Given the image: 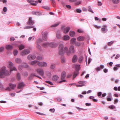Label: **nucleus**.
Segmentation results:
<instances>
[{
	"label": "nucleus",
	"mask_w": 120,
	"mask_h": 120,
	"mask_svg": "<svg viewBox=\"0 0 120 120\" xmlns=\"http://www.w3.org/2000/svg\"><path fill=\"white\" fill-rule=\"evenodd\" d=\"M59 54L60 55H62L65 52L67 55L69 56L71 53H73L75 52L74 46L73 45L69 47V50L67 47H65L64 49V45L63 44L60 45L59 47Z\"/></svg>",
	"instance_id": "obj_1"
},
{
	"label": "nucleus",
	"mask_w": 120,
	"mask_h": 120,
	"mask_svg": "<svg viewBox=\"0 0 120 120\" xmlns=\"http://www.w3.org/2000/svg\"><path fill=\"white\" fill-rule=\"evenodd\" d=\"M9 75V72L6 69L5 67L3 66L1 68L0 71V77H3V75L7 76Z\"/></svg>",
	"instance_id": "obj_2"
},
{
	"label": "nucleus",
	"mask_w": 120,
	"mask_h": 120,
	"mask_svg": "<svg viewBox=\"0 0 120 120\" xmlns=\"http://www.w3.org/2000/svg\"><path fill=\"white\" fill-rule=\"evenodd\" d=\"M14 64L11 61L8 62L7 64V67L10 69V72L11 73L13 71H17V69L15 67H14Z\"/></svg>",
	"instance_id": "obj_3"
},
{
	"label": "nucleus",
	"mask_w": 120,
	"mask_h": 120,
	"mask_svg": "<svg viewBox=\"0 0 120 120\" xmlns=\"http://www.w3.org/2000/svg\"><path fill=\"white\" fill-rule=\"evenodd\" d=\"M80 65L78 64L76 65L75 66V69L76 71L74 72L73 76V78H75L79 74V70Z\"/></svg>",
	"instance_id": "obj_4"
},
{
	"label": "nucleus",
	"mask_w": 120,
	"mask_h": 120,
	"mask_svg": "<svg viewBox=\"0 0 120 120\" xmlns=\"http://www.w3.org/2000/svg\"><path fill=\"white\" fill-rule=\"evenodd\" d=\"M70 28L69 26L65 27V26H62V29L63 31V32L65 34L68 33L70 30Z\"/></svg>",
	"instance_id": "obj_5"
},
{
	"label": "nucleus",
	"mask_w": 120,
	"mask_h": 120,
	"mask_svg": "<svg viewBox=\"0 0 120 120\" xmlns=\"http://www.w3.org/2000/svg\"><path fill=\"white\" fill-rule=\"evenodd\" d=\"M66 76V72L64 71L62 73L61 75V80L59 82V83H60L63 82H66V80H65L64 79V78Z\"/></svg>",
	"instance_id": "obj_6"
},
{
	"label": "nucleus",
	"mask_w": 120,
	"mask_h": 120,
	"mask_svg": "<svg viewBox=\"0 0 120 120\" xmlns=\"http://www.w3.org/2000/svg\"><path fill=\"white\" fill-rule=\"evenodd\" d=\"M37 65L39 67H46L47 66V63L44 61H38L37 63Z\"/></svg>",
	"instance_id": "obj_7"
},
{
	"label": "nucleus",
	"mask_w": 120,
	"mask_h": 120,
	"mask_svg": "<svg viewBox=\"0 0 120 120\" xmlns=\"http://www.w3.org/2000/svg\"><path fill=\"white\" fill-rule=\"evenodd\" d=\"M30 52V51L28 49H25L22 51L21 53V55L22 56H24L25 55H27Z\"/></svg>",
	"instance_id": "obj_8"
},
{
	"label": "nucleus",
	"mask_w": 120,
	"mask_h": 120,
	"mask_svg": "<svg viewBox=\"0 0 120 120\" xmlns=\"http://www.w3.org/2000/svg\"><path fill=\"white\" fill-rule=\"evenodd\" d=\"M36 71L37 72L41 75L42 76L44 75V72L42 69L38 68L36 70Z\"/></svg>",
	"instance_id": "obj_9"
},
{
	"label": "nucleus",
	"mask_w": 120,
	"mask_h": 120,
	"mask_svg": "<svg viewBox=\"0 0 120 120\" xmlns=\"http://www.w3.org/2000/svg\"><path fill=\"white\" fill-rule=\"evenodd\" d=\"M48 33L47 32L45 31L42 33V38L43 39L44 41H46L47 40V34Z\"/></svg>",
	"instance_id": "obj_10"
},
{
	"label": "nucleus",
	"mask_w": 120,
	"mask_h": 120,
	"mask_svg": "<svg viewBox=\"0 0 120 120\" xmlns=\"http://www.w3.org/2000/svg\"><path fill=\"white\" fill-rule=\"evenodd\" d=\"M36 57V56L34 54H30L27 57L28 59L30 60L34 59Z\"/></svg>",
	"instance_id": "obj_11"
},
{
	"label": "nucleus",
	"mask_w": 120,
	"mask_h": 120,
	"mask_svg": "<svg viewBox=\"0 0 120 120\" xmlns=\"http://www.w3.org/2000/svg\"><path fill=\"white\" fill-rule=\"evenodd\" d=\"M25 85V84L23 82H21L19 83L18 86L17 88L19 89H23V87Z\"/></svg>",
	"instance_id": "obj_12"
},
{
	"label": "nucleus",
	"mask_w": 120,
	"mask_h": 120,
	"mask_svg": "<svg viewBox=\"0 0 120 120\" xmlns=\"http://www.w3.org/2000/svg\"><path fill=\"white\" fill-rule=\"evenodd\" d=\"M38 61L37 60H34V61H31L29 63V64L34 66H36L37 64V63Z\"/></svg>",
	"instance_id": "obj_13"
},
{
	"label": "nucleus",
	"mask_w": 120,
	"mask_h": 120,
	"mask_svg": "<svg viewBox=\"0 0 120 120\" xmlns=\"http://www.w3.org/2000/svg\"><path fill=\"white\" fill-rule=\"evenodd\" d=\"M34 23V22L32 20V18L30 17L29 19L28 22L27 24L28 25H33Z\"/></svg>",
	"instance_id": "obj_14"
},
{
	"label": "nucleus",
	"mask_w": 120,
	"mask_h": 120,
	"mask_svg": "<svg viewBox=\"0 0 120 120\" xmlns=\"http://www.w3.org/2000/svg\"><path fill=\"white\" fill-rule=\"evenodd\" d=\"M49 46L52 48L56 47L57 46V44L54 42L49 43Z\"/></svg>",
	"instance_id": "obj_15"
},
{
	"label": "nucleus",
	"mask_w": 120,
	"mask_h": 120,
	"mask_svg": "<svg viewBox=\"0 0 120 120\" xmlns=\"http://www.w3.org/2000/svg\"><path fill=\"white\" fill-rule=\"evenodd\" d=\"M24 67L27 68H29V66L26 64V63H24L23 64L20 65L19 67V69H21L20 68V67Z\"/></svg>",
	"instance_id": "obj_16"
},
{
	"label": "nucleus",
	"mask_w": 120,
	"mask_h": 120,
	"mask_svg": "<svg viewBox=\"0 0 120 120\" xmlns=\"http://www.w3.org/2000/svg\"><path fill=\"white\" fill-rule=\"evenodd\" d=\"M78 59L77 56L76 55H75L74 56L72 59V62L74 63L77 61Z\"/></svg>",
	"instance_id": "obj_17"
},
{
	"label": "nucleus",
	"mask_w": 120,
	"mask_h": 120,
	"mask_svg": "<svg viewBox=\"0 0 120 120\" xmlns=\"http://www.w3.org/2000/svg\"><path fill=\"white\" fill-rule=\"evenodd\" d=\"M59 78L58 76L57 75H55L53 76L52 79L54 81H56L58 80Z\"/></svg>",
	"instance_id": "obj_18"
},
{
	"label": "nucleus",
	"mask_w": 120,
	"mask_h": 120,
	"mask_svg": "<svg viewBox=\"0 0 120 120\" xmlns=\"http://www.w3.org/2000/svg\"><path fill=\"white\" fill-rule=\"evenodd\" d=\"M77 39L79 41H83L84 40L85 38L83 36H79L77 38Z\"/></svg>",
	"instance_id": "obj_19"
},
{
	"label": "nucleus",
	"mask_w": 120,
	"mask_h": 120,
	"mask_svg": "<svg viewBox=\"0 0 120 120\" xmlns=\"http://www.w3.org/2000/svg\"><path fill=\"white\" fill-rule=\"evenodd\" d=\"M49 43L48 42H46L43 43L42 45V46L45 48L47 47L48 46H49Z\"/></svg>",
	"instance_id": "obj_20"
},
{
	"label": "nucleus",
	"mask_w": 120,
	"mask_h": 120,
	"mask_svg": "<svg viewBox=\"0 0 120 120\" xmlns=\"http://www.w3.org/2000/svg\"><path fill=\"white\" fill-rule=\"evenodd\" d=\"M36 75L35 73L31 74L30 76L28 78V79L29 80H31L33 78L34 76H36Z\"/></svg>",
	"instance_id": "obj_21"
},
{
	"label": "nucleus",
	"mask_w": 120,
	"mask_h": 120,
	"mask_svg": "<svg viewBox=\"0 0 120 120\" xmlns=\"http://www.w3.org/2000/svg\"><path fill=\"white\" fill-rule=\"evenodd\" d=\"M15 61L17 63L20 64L22 62V60L20 58H17L15 59Z\"/></svg>",
	"instance_id": "obj_22"
},
{
	"label": "nucleus",
	"mask_w": 120,
	"mask_h": 120,
	"mask_svg": "<svg viewBox=\"0 0 120 120\" xmlns=\"http://www.w3.org/2000/svg\"><path fill=\"white\" fill-rule=\"evenodd\" d=\"M9 86L12 89H14L15 87L16 86V85L15 84H13L11 83H9Z\"/></svg>",
	"instance_id": "obj_23"
},
{
	"label": "nucleus",
	"mask_w": 120,
	"mask_h": 120,
	"mask_svg": "<svg viewBox=\"0 0 120 120\" xmlns=\"http://www.w3.org/2000/svg\"><path fill=\"white\" fill-rule=\"evenodd\" d=\"M6 48L8 50H11L13 48L12 46L10 45H7L6 46Z\"/></svg>",
	"instance_id": "obj_24"
},
{
	"label": "nucleus",
	"mask_w": 120,
	"mask_h": 120,
	"mask_svg": "<svg viewBox=\"0 0 120 120\" xmlns=\"http://www.w3.org/2000/svg\"><path fill=\"white\" fill-rule=\"evenodd\" d=\"M63 39L65 40H69L70 38V37L67 35H65L63 37Z\"/></svg>",
	"instance_id": "obj_25"
},
{
	"label": "nucleus",
	"mask_w": 120,
	"mask_h": 120,
	"mask_svg": "<svg viewBox=\"0 0 120 120\" xmlns=\"http://www.w3.org/2000/svg\"><path fill=\"white\" fill-rule=\"evenodd\" d=\"M32 13L33 15H41V13L40 12L35 11H33Z\"/></svg>",
	"instance_id": "obj_26"
},
{
	"label": "nucleus",
	"mask_w": 120,
	"mask_h": 120,
	"mask_svg": "<svg viewBox=\"0 0 120 120\" xmlns=\"http://www.w3.org/2000/svg\"><path fill=\"white\" fill-rule=\"evenodd\" d=\"M69 34L71 36L73 37L75 35V33L74 31H70L69 32Z\"/></svg>",
	"instance_id": "obj_27"
},
{
	"label": "nucleus",
	"mask_w": 120,
	"mask_h": 120,
	"mask_svg": "<svg viewBox=\"0 0 120 120\" xmlns=\"http://www.w3.org/2000/svg\"><path fill=\"white\" fill-rule=\"evenodd\" d=\"M76 39L75 38H73L71 40V43L72 44H74L75 43Z\"/></svg>",
	"instance_id": "obj_28"
},
{
	"label": "nucleus",
	"mask_w": 120,
	"mask_h": 120,
	"mask_svg": "<svg viewBox=\"0 0 120 120\" xmlns=\"http://www.w3.org/2000/svg\"><path fill=\"white\" fill-rule=\"evenodd\" d=\"M42 40L40 38H39L36 41V44H39L41 43L42 42Z\"/></svg>",
	"instance_id": "obj_29"
},
{
	"label": "nucleus",
	"mask_w": 120,
	"mask_h": 120,
	"mask_svg": "<svg viewBox=\"0 0 120 120\" xmlns=\"http://www.w3.org/2000/svg\"><path fill=\"white\" fill-rule=\"evenodd\" d=\"M17 78L18 80H20L21 79V75L20 73H17Z\"/></svg>",
	"instance_id": "obj_30"
},
{
	"label": "nucleus",
	"mask_w": 120,
	"mask_h": 120,
	"mask_svg": "<svg viewBox=\"0 0 120 120\" xmlns=\"http://www.w3.org/2000/svg\"><path fill=\"white\" fill-rule=\"evenodd\" d=\"M7 8L6 7H4V8L3 11L4 12H2V13L3 14H6L5 12L7 11Z\"/></svg>",
	"instance_id": "obj_31"
},
{
	"label": "nucleus",
	"mask_w": 120,
	"mask_h": 120,
	"mask_svg": "<svg viewBox=\"0 0 120 120\" xmlns=\"http://www.w3.org/2000/svg\"><path fill=\"white\" fill-rule=\"evenodd\" d=\"M36 47L40 51H41L42 50V48L41 46L38 44H36Z\"/></svg>",
	"instance_id": "obj_32"
},
{
	"label": "nucleus",
	"mask_w": 120,
	"mask_h": 120,
	"mask_svg": "<svg viewBox=\"0 0 120 120\" xmlns=\"http://www.w3.org/2000/svg\"><path fill=\"white\" fill-rule=\"evenodd\" d=\"M22 75L24 77H26L28 76V73L27 71H25L22 73Z\"/></svg>",
	"instance_id": "obj_33"
},
{
	"label": "nucleus",
	"mask_w": 120,
	"mask_h": 120,
	"mask_svg": "<svg viewBox=\"0 0 120 120\" xmlns=\"http://www.w3.org/2000/svg\"><path fill=\"white\" fill-rule=\"evenodd\" d=\"M120 0H112L113 3L115 4H117L119 3Z\"/></svg>",
	"instance_id": "obj_34"
},
{
	"label": "nucleus",
	"mask_w": 120,
	"mask_h": 120,
	"mask_svg": "<svg viewBox=\"0 0 120 120\" xmlns=\"http://www.w3.org/2000/svg\"><path fill=\"white\" fill-rule=\"evenodd\" d=\"M19 47L20 50H21L24 48L25 46L22 45H21L19 46Z\"/></svg>",
	"instance_id": "obj_35"
},
{
	"label": "nucleus",
	"mask_w": 120,
	"mask_h": 120,
	"mask_svg": "<svg viewBox=\"0 0 120 120\" xmlns=\"http://www.w3.org/2000/svg\"><path fill=\"white\" fill-rule=\"evenodd\" d=\"M101 30L104 33H105L107 31L108 29L107 28L105 29V28H101Z\"/></svg>",
	"instance_id": "obj_36"
},
{
	"label": "nucleus",
	"mask_w": 120,
	"mask_h": 120,
	"mask_svg": "<svg viewBox=\"0 0 120 120\" xmlns=\"http://www.w3.org/2000/svg\"><path fill=\"white\" fill-rule=\"evenodd\" d=\"M56 37L57 38L60 39V32L57 31L56 34Z\"/></svg>",
	"instance_id": "obj_37"
},
{
	"label": "nucleus",
	"mask_w": 120,
	"mask_h": 120,
	"mask_svg": "<svg viewBox=\"0 0 120 120\" xmlns=\"http://www.w3.org/2000/svg\"><path fill=\"white\" fill-rule=\"evenodd\" d=\"M83 57L82 56H81L79 59V63L82 62L83 59Z\"/></svg>",
	"instance_id": "obj_38"
},
{
	"label": "nucleus",
	"mask_w": 120,
	"mask_h": 120,
	"mask_svg": "<svg viewBox=\"0 0 120 120\" xmlns=\"http://www.w3.org/2000/svg\"><path fill=\"white\" fill-rule=\"evenodd\" d=\"M55 67V64H51L50 66V68L51 69H53Z\"/></svg>",
	"instance_id": "obj_39"
},
{
	"label": "nucleus",
	"mask_w": 120,
	"mask_h": 120,
	"mask_svg": "<svg viewBox=\"0 0 120 120\" xmlns=\"http://www.w3.org/2000/svg\"><path fill=\"white\" fill-rule=\"evenodd\" d=\"M65 58L64 57H62L61 58V61L62 63H64L65 62Z\"/></svg>",
	"instance_id": "obj_40"
},
{
	"label": "nucleus",
	"mask_w": 120,
	"mask_h": 120,
	"mask_svg": "<svg viewBox=\"0 0 120 120\" xmlns=\"http://www.w3.org/2000/svg\"><path fill=\"white\" fill-rule=\"evenodd\" d=\"M74 12H77L78 13H80L81 12V10L80 9H76L74 10Z\"/></svg>",
	"instance_id": "obj_41"
},
{
	"label": "nucleus",
	"mask_w": 120,
	"mask_h": 120,
	"mask_svg": "<svg viewBox=\"0 0 120 120\" xmlns=\"http://www.w3.org/2000/svg\"><path fill=\"white\" fill-rule=\"evenodd\" d=\"M18 51L17 50H14L13 53L14 56H16L18 54Z\"/></svg>",
	"instance_id": "obj_42"
},
{
	"label": "nucleus",
	"mask_w": 120,
	"mask_h": 120,
	"mask_svg": "<svg viewBox=\"0 0 120 120\" xmlns=\"http://www.w3.org/2000/svg\"><path fill=\"white\" fill-rule=\"evenodd\" d=\"M60 22H58L54 24L53 25H52L51 27H56L58 26L59 24H60Z\"/></svg>",
	"instance_id": "obj_43"
},
{
	"label": "nucleus",
	"mask_w": 120,
	"mask_h": 120,
	"mask_svg": "<svg viewBox=\"0 0 120 120\" xmlns=\"http://www.w3.org/2000/svg\"><path fill=\"white\" fill-rule=\"evenodd\" d=\"M88 10L90 12L92 13H94V12L93 11L92 9H91V7L90 6H89L88 9Z\"/></svg>",
	"instance_id": "obj_44"
},
{
	"label": "nucleus",
	"mask_w": 120,
	"mask_h": 120,
	"mask_svg": "<svg viewBox=\"0 0 120 120\" xmlns=\"http://www.w3.org/2000/svg\"><path fill=\"white\" fill-rule=\"evenodd\" d=\"M114 42V41H112L110 42H108V45L109 46H111L112 44Z\"/></svg>",
	"instance_id": "obj_45"
},
{
	"label": "nucleus",
	"mask_w": 120,
	"mask_h": 120,
	"mask_svg": "<svg viewBox=\"0 0 120 120\" xmlns=\"http://www.w3.org/2000/svg\"><path fill=\"white\" fill-rule=\"evenodd\" d=\"M109 108L112 109L115 108V107L113 105H111L109 106Z\"/></svg>",
	"instance_id": "obj_46"
},
{
	"label": "nucleus",
	"mask_w": 120,
	"mask_h": 120,
	"mask_svg": "<svg viewBox=\"0 0 120 120\" xmlns=\"http://www.w3.org/2000/svg\"><path fill=\"white\" fill-rule=\"evenodd\" d=\"M4 47H1L0 48V52H3L4 50Z\"/></svg>",
	"instance_id": "obj_47"
},
{
	"label": "nucleus",
	"mask_w": 120,
	"mask_h": 120,
	"mask_svg": "<svg viewBox=\"0 0 120 120\" xmlns=\"http://www.w3.org/2000/svg\"><path fill=\"white\" fill-rule=\"evenodd\" d=\"M47 75L49 77H50L51 76V72H48L47 73Z\"/></svg>",
	"instance_id": "obj_48"
},
{
	"label": "nucleus",
	"mask_w": 120,
	"mask_h": 120,
	"mask_svg": "<svg viewBox=\"0 0 120 120\" xmlns=\"http://www.w3.org/2000/svg\"><path fill=\"white\" fill-rule=\"evenodd\" d=\"M45 82L50 84L52 85L53 84V83L52 82L49 81H45Z\"/></svg>",
	"instance_id": "obj_49"
},
{
	"label": "nucleus",
	"mask_w": 120,
	"mask_h": 120,
	"mask_svg": "<svg viewBox=\"0 0 120 120\" xmlns=\"http://www.w3.org/2000/svg\"><path fill=\"white\" fill-rule=\"evenodd\" d=\"M49 111L51 112L52 113H53L55 112V110L54 109H49Z\"/></svg>",
	"instance_id": "obj_50"
},
{
	"label": "nucleus",
	"mask_w": 120,
	"mask_h": 120,
	"mask_svg": "<svg viewBox=\"0 0 120 120\" xmlns=\"http://www.w3.org/2000/svg\"><path fill=\"white\" fill-rule=\"evenodd\" d=\"M87 82L85 81H81L79 82L78 83L79 84H82L84 83H86Z\"/></svg>",
	"instance_id": "obj_51"
},
{
	"label": "nucleus",
	"mask_w": 120,
	"mask_h": 120,
	"mask_svg": "<svg viewBox=\"0 0 120 120\" xmlns=\"http://www.w3.org/2000/svg\"><path fill=\"white\" fill-rule=\"evenodd\" d=\"M42 7L44 9H49V7L47 6H44Z\"/></svg>",
	"instance_id": "obj_52"
},
{
	"label": "nucleus",
	"mask_w": 120,
	"mask_h": 120,
	"mask_svg": "<svg viewBox=\"0 0 120 120\" xmlns=\"http://www.w3.org/2000/svg\"><path fill=\"white\" fill-rule=\"evenodd\" d=\"M75 108H76L78 109H80V110H86V109H83L82 108H79V107H77V106H76Z\"/></svg>",
	"instance_id": "obj_53"
},
{
	"label": "nucleus",
	"mask_w": 120,
	"mask_h": 120,
	"mask_svg": "<svg viewBox=\"0 0 120 120\" xmlns=\"http://www.w3.org/2000/svg\"><path fill=\"white\" fill-rule=\"evenodd\" d=\"M80 45V43L79 42H77L75 43V45L77 46H79Z\"/></svg>",
	"instance_id": "obj_54"
},
{
	"label": "nucleus",
	"mask_w": 120,
	"mask_h": 120,
	"mask_svg": "<svg viewBox=\"0 0 120 120\" xmlns=\"http://www.w3.org/2000/svg\"><path fill=\"white\" fill-rule=\"evenodd\" d=\"M34 37H30L28 39V40L29 41H30L32 39L33 40H34Z\"/></svg>",
	"instance_id": "obj_55"
},
{
	"label": "nucleus",
	"mask_w": 120,
	"mask_h": 120,
	"mask_svg": "<svg viewBox=\"0 0 120 120\" xmlns=\"http://www.w3.org/2000/svg\"><path fill=\"white\" fill-rule=\"evenodd\" d=\"M119 100L117 98L116 99L114 100V104H115L116 103H118V102Z\"/></svg>",
	"instance_id": "obj_56"
},
{
	"label": "nucleus",
	"mask_w": 120,
	"mask_h": 120,
	"mask_svg": "<svg viewBox=\"0 0 120 120\" xmlns=\"http://www.w3.org/2000/svg\"><path fill=\"white\" fill-rule=\"evenodd\" d=\"M33 26H27L25 27L24 28L25 29H28L33 28Z\"/></svg>",
	"instance_id": "obj_57"
},
{
	"label": "nucleus",
	"mask_w": 120,
	"mask_h": 120,
	"mask_svg": "<svg viewBox=\"0 0 120 120\" xmlns=\"http://www.w3.org/2000/svg\"><path fill=\"white\" fill-rule=\"evenodd\" d=\"M37 59L38 60H41L42 59V57L40 56H39L37 57Z\"/></svg>",
	"instance_id": "obj_58"
},
{
	"label": "nucleus",
	"mask_w": 120,
	"mask_h": 120,
	"mask_svg": "<svg viewBox=\"0 0 120 120\" xmlns=\"http://www.w3.org/2000/svg\"><path fill=\"white\" fill-rule=\"evenodd\" d=\"M120 56V55L119 54H117L116 55V56L115 57V59H116L119 58Z\"/></svg>",
	"instance_id": "obj_59"
},
{
	"label": "nucleus",
	"mask_w": 120,
	"mask_h": 120,
	"mask_svg": "<svg viewBox=\"0 0 120 120\" xmlns=\"http://www.w3.org/2000/svg\"><path fill=\"white\" fill-rule=\"evenodd\" d=\"M92 60V59L91 58H89L88 61V64H89L90 63V62Z\"/></svg>",
	"instance_id": "obj_60"
},
{
	"label": "nucleus",
	"mask_w": 120,
	"mask_h": 120,
	"mask_svg": "<svg viewBox=\"0 0 120 120\" xmlns=\"http://www.w3.org/2000/svg\"><path fill=\"white\" fill-rule=\"evenodd\" d=\"M98 5L99 6H101L102 5V3H101V2L99 1H98Z\"/></svg>",
	"instance_id": "obj_61"
},
{
	"label": "nucleus",
	"mask_w": 120,
	"mask_h": 120,
	"mask_svg": "<svg viewBox=\"0 0 120 120\" xmlns=\"http://www.w3.org/2000/svg\"><path fill=\"white\" fill-rule=\"evenodd\" d=\"M15 95V93H12L10 94V95L12 97L14 96Z\"/></svg>",
	"instance_id": "obj_62"
},
{
	"label": "nucleus",
	"mask_w": 120,
	"mask_h": 120,
	"mask_svg": "<svg viewBox=\"0 0 120 120\" xmlns=\"http://www.w3.org/2000/svg\"><path fill=\"white\" fill-rule=\"evenodd\" d=\"M107 100L108 101H110L112 100V99L111 98L107 97Z\"/></svg>",
	"instance_id": "obj_63"
},
{
	"label": "nucleus",
	"mask_w": 120,
	"mask_h": 120,
	"mask_svg": "<svg viewBox=\"0 0 120 120\" xmlns=\"http://www.w3.org/2000/svg\"><path fill=\"white\" fill-rule=\"evenodd\" d=\"M107 97H110V98L112 97V94L111 93H109L108 94V96Z\"/></svg>",
	"instance_id": "obj_64"
}]
</instances>
